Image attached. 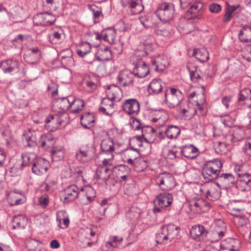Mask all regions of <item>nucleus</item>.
Segmentation results:
<instances>
[{
    "instance_id": "f257e3e1",
    "label": "nucleus",
    "mask_w": 251,
    "mask_h": 251,
    "mask_svg": "<svg viewBox=\"0 0 251 251\" xmlns=\"http://www.w3.org/2000/svg\"><path fill=\"white\" fill-rule=\"evenodd\" d=\"M222 163L219 159L209 161L204 164L202 170V175L206 181L217 179L222 167Z\"/></svg>"
},
{
    "instance_id": "f03ea898",
    "label": "nucleus",
    "mask_w": 251,
    "mask_h": 251,
    "mask_svg": "<svg viewBox=\"0 0 251 251\" xmlns=\"http://www.w3.org/2000/svg\"><path fill=\"white\" fill-rule=\"evenodd\" d=\"M174 13L175 6L173 4L163 2L159 5L155 13L160 21L167 23L173 18Z\"/></svg>"
},
{
    "instance_id": "7ed1b4c3",
    "label": "nucleus",
    "mask_w": 251,
    "mask_h": 251,
    "mask_svg": "<svg viewBox=\"0 0 251 251\" xmlns=\"http://www.w3.org/2000/svg\"><path fill=\"white\" fill-rule=\"evenodd\" d=\"M156 184L163 191H169L174 188L176 181L170 173H164L158 175L155 178Z\"/></svg>"
},
{
    "instance_id": "20e7f679",
    "label": "nucleus",
    "mask_w": 251,
    "mask_h": 251,
    "mask_svg": "<svg viewBox=\"0 0 251 251\" xmlns=\"http://www.w3.org/2000/svg\"><path fill=\"white\" fill-rule=\"evenodd\" d=\"M226 230L225 223L221 220L216 221L211 230L207 232L209 240L212 242L219 241L224 236Z\"/></svg>"
},
{
    "instance_id": "39448f33",
    "label": "nucleus",
    "mask_w": 251,
    "mask_h": 251,
    "mask_svg": "<svg viewBox=\"0 0 251 251\" xmlns=\"http://www.w3.org/2000/svg\"><path fill=\"white\" fill-rule=\"evenodd\" d=\"M172 202V196L169 193L158 195L154 201L153 211L155 214L162 212Z\"/></svg>"
},
{
    "instance_id": "423d86ee",
    "label": "nucleus",
    "mask_w": 251,
    "mask_h": 251,
    "mask_svg": "<svg viewBox=\"0 0 251 251\" xmlns=\"http://www.w3.org/2000/svg\"><path fill=\"white\" fill-rule=\"evenodd\" d=\"M171 93L168 94L165 91V101L170 108H174L180 104L183 99V95L178 89L171 88Z\"/></svg>"
},
{
    "instance_id": "0eeeda50",
    "label": "nucleus",
    "mask_w": 251,
    "mask_h": 251,
    "mask_svg": "<svg viewBox=\"0 0 251 251\" xmlns=\"http://www.w3.org/2000/svg\"><path fill=\"white\" fill-rule=\"evenodd\" d=\"M56 18L51 13L45 12L36 14L33 18L34 25L37 26H49L54 23Z\"/></svg>"
},
{
    "instance_id": "6e6552de",
    "label": "nucleus",
    "mask_w": 251,
    "mask_h": 251,
    "mask_svg": "<svg viewBox=\"0 0 251 251\" xmlns=\"http://www.w3.org/2000/svg\"><path fill=\"white\" fill-rule=\"evenodd\" d=\"M123 110L130 115H136L140 111L139 101L134 99H129L124 100L122 104Z\"/></svg>"
},
{
    "instance_id": "1a4fd4ad",
    "label": "nucleus",
    "mask_w": 251,
    "mask_h": 251,
    "mask_svg": "<svg viewBox=\"0 0 251 251\" xmlns=\"http://www.w3.org/2000/svg\"><path fill=\"white\" fill-rule=\"evenodd\" d=\"M83 195V194L78 191V188L76 185H72L64 189L61 200L64 203L69 202Z\"/></svg>"
},
{
    "instance_id": "9d476101",
    "label": "nucleus",
    "mask_w": 251,
    "mask_h": 251,
    "mask_svg": "<svg viewBox=\"0 0 251 251\" xmlns=\"http://www.w3.org/2000/svg\"><path fill=\"white\" fill-rule=\"evenodd\" d=\"M19 65V63L17 60L9 59L1 61L0 68L4 74H11L18 72Z\"/></svg>"
},
{
    "instance_id": "9b49d317",
    "label": "nucleus",
    "mask_w": 251,
    "mask_h": 251,
    "mask_svg": "<svg viewBox=\"0 0 251 251\" xmlns=\"http://www.w3.org/2000/svg\"><path fill=\"white\" fill-rule=\"evenodd\" d=\"M142 0H121V3L123 7L128 6L133 14H138L144 10Z\"/></svg>"
},
{
    "instance_id": "f8f14e48",
    "label": "nucleus",
    "mask_w": 251,
    "mask_h": 251,
    "mask_svg": "<svg viewBox=\"0 0 251 251\" xmlns=\"http://www.w3.org/2000/svg\"><path fill=\"white\" fill-rule=\"evenodd\" d=\"M118 81L123 87L132 86L134 82L132 72L128 70L121 71L118 76Z\"/></svg>"
},
{
    "instance_id": "ddd939ff",
    "label": "nucleus",
    "mask_w": 251,
    "mask_h": 251,
    "mask_svg": "<svg viewBox=\"0 0 251 251\" xmlns=\"http://www.w3.org/2000/svg\"><path fill=\"white\" fill-rule=\"evenodd\" d=\"M49 166V161L42 158H37L35 162L33 164L32 172L37 175H40L46 173Z\"/></svg>"
},
{
    "instance_id": "4468645a",
    "label": "nucleus",
    "mask_w": 251,
    "mask_h": 251,
    "mask_svg": "<svg viewBox=\"0 0 251 251\" xmlns=\"http://www.w3.org/2000/svg\"><path fill=\"white\" fill-rule=\"evenodd\" d=\"M79 193L83 194V196L79 197L81 202L87 205L93 201L96 197L95 190L92 187L81 188Z\"/></svg>"
},
{
    "instance_id": "2eb2a0df",
    "label": "nucleus",
    "mask_w": 251,
    "mask_h": 251,
    "mask_svg": "<svg viewBox=\"0 0 251 251\" xmlns=\"http://www.w3.org/2000/svg\"><path fill=\"white\" fill-rule=\"evenodd\" d=\"M90 149L91 148L88 144L82 145L75 154V156L77 160L82 163L87 162L90 160Z\"/></svg>"
},
{
    "instance_id": "dca6fc26",
    "label": "nucleus",
    "mask_w": 251,
    "mask_h": 251,
    "mask_svg": "<svg viewBox=\"0 0 251 251\" xmlns=\"http://www.w3.org/2000/svg\"><path fill=\"white\" fill-rule=\"evenodd\" d=\"M132 73L133 75L138 78H143L146 76L149 73V70L145 61H139L136 63Z\"/></svg>"
},
{
    "instance_id": "f3484780",
    "label": "nucleus",
    "mask_w": 251,
    "mask_h": 251,
    "mask_svg": "<svg viewBox=\"0 0 251 251\" xmlns=\"http://www.w3.org/2000/svg\"><path fill=\"white\" fill-rule=\"evenodd\" d=\"M190 235L194 240L200 241L207 235V232L203 226L198 225L192 227Z\"/></svg>"
},
{
    "instance_id": "a211bd4d",
    "label": "nucleus",
    "mask_w": 251,
    "mask_h": 251,
    "mask_svg": "<svg viewBox=\"0 0 251 251\" xmlns=\"http://www.w3.org/2000/svg\"><path fill=\"white\" fill-rule=\"evenodd\" d=\"M217 180L218 183L225 188L230 187L235 182V178L231 173L220 174Z\"/></svg>"
},
{
    "instance_id": "6ab92c4d",
    "label": "nucleus",
    "mask_w": 251,
    "mask_h": 251,
    "mask_svg": "<svg viewBox=\"0 0 251 251\" xmlns=\"http://www.w3.org/2000/svg\"><path fill=\"white\" fill-rule=\"evenodd\" d=\"M106 94L107 98L115 101L120 100L122 96L120 88L115 85L108 86L106 90Z\"/></svg>"
},
{
    "instance_id": "aec40b11",
    "label": "nucleus",
    "mask_w": 251,
    "mask_h": 251,
    "mask_svg": "<svg viewBox=\"0 0 251 251\" xmlns=\"http://www.w3.org/2000/svg\"><path fill=\"white\" fill-rule=\"evenodd\" d=\"M180 152L187 158L194 159L198 155L199 150L192 145H186L180 147Z\"/></svg>"
},
{
    "instance_id": "412c9836",
    "label": "nucleus",
    "mask_w": 251,
    "mask_h": 251,
    "mask_svg": "<svg viewBox=\"0 0 251 251\" xmlns=\"http://www.w3.org/2000/svg\"><path fill=\"white\" fill-rule=\"evenodd\" d=\"M202 191H203L206 198L211 201L218 200L221 196L220 191L214 185H210L209 187L204 188Z\"/></svg>"
},
{
    "instance_id": "4be33fe9",
    "label": "nucleus",
    "mask_w": 251,
    "mask_h": 251,
    "mask_svg": "<svg viewBox=\"0 0 251 251\" xmlns=\"http://www.w3.org/2000/svg\"><path fill=\"white\" fill-rule=\"evenodd\" d=\"M148 91L150 94L156 95L163 91L162 81L160 79H154L148 86Z\"/></svg>"
},
{
    "instance_id": "5701e85b",
    "label": "nucleus",
    "mask_w": 251,
    "mask_h": 251,
    "mask_svg": "<svg viewBox=\"0 0 251 251\" xmlns=\"http://www.w3.org/2000/svg\"><path fill=\"white\" fill-rule=\"evenodd\" d=\"M100 148L102 154L113 153L115 148L112 139L109 138L103 139L101 141Z\"/></svg>"
},
{
    "instance_id": "b1692460",
    "label": "nucleus",
    "mask_w": 251,
    "mask_h": 251,
    "mask_svg": "<svg viewBox=\"0 0 251 251\" xmlns=\"http://www.w3.org/2000/svg\"><path fill=\"white\" fill-rule=\"evenodd\" d=\"M164 233L168 240L171 241L177 237L178 234L179 227L175 225H169L163 226Z\"/></svg>"
},
{
    "instance_id": "393cba45",
    "label": "nucleus",
    "mask_w": 251,
    "mask_h": 251,
    "mask_svg": "<svg viewBox=\"0 0 251 251\" xmlns=\"http://www.w3.org/2000/svg\"><path fill=\"white\" fill-rule=\"evenodd\" d=\"M23 162L21 164V168L31 166L35 162L37 157L35 153L33 152L24 153L22 154Z\"/></svg>"
},
{
    "instance_id": "a878e982",
    "label": "nucleus",
    "mask_w": 251,
    "mask_h": 251,
    "mask_svg": "<svg viewBox=\"0 0 251 251\" xmlns=\"http://www.w3.org/2000/svg\"><path fill=\"white\" fill-rule=\"evenodd\" d=\"M190 207L191 210H195L196 212H199L201 210L204 211L209 208V204L203 199H201L192 201L190 204Z\"/></svg>"
},
{
    "instance_id": "bb28decb",
    "label": "nucleus",
    "mask_w": 251,
    "mask_h": 251,
    "mask_svg": "<svg viewBox=\"0 0 251 251\" xmlns=\"http://www.w3.org/2000/svg\"><path fill=\"white\" fill-rule=\"evenodd\" d=\"M230 140L232 143L241 141L245 137V131L243 128L236 127L233 129L232 133L229 135Z\"/></svg>"
},
{
    "instance_id": "cd10ccee",
    "label": "nucleus",
    "mask_w": 251,
    "mask_h": 251,
    "mask_svg": "<svg viewBox=\"0 0 251 251\" xmlns=\"http://www.w3.org/2000/svg\"><path fill=\"white\" fill-rule=\"evenodd\" d=\"M53 161H58L62 159L65 155V150L62 147H54L50 151Z\"/></svg>"
},
{
    "instance_id": "c85d7f7f",
    "label": "nucleus",
    "mask_w": 251,
    "mask_h": 251,
    "mask_svg": "<svg viewBox=\"0 0 251 251\" xmlns=\"http://www.w3.org/2000/svg\"><path fill=\"white\" fill-rule=\"evenodd\" d=\"M238 37L241 42H251V27L247 26L242 28L239 32Z\"/></svg>"
},
{
    "instance_id": "c756f323",
    "label": "nucleus",
    "mask_w": 251,
    "mask_h": 251,
    "mask_svg": "<svg viewBox=\"0 0 251 251\" xmlns=\"http://www.w3.org/2000/svg\"><path fill=\"white\" fill-rule=\"evenodd\" d=\"M27 219L23 215L15 216L13 220L12 228L13 229H23L25 227Z\"/></svg>"
},
{
    "instance_id": "7c9ffc66",
    "label": "nucleus",
    "mask_w": 251,
    "mask_h": 251,
    "mask_svg": "<svg viewBox=\"0 0 251 251\" xmlns=\"http://www.w3.org/2000/svg\"><path fill=\"white\" fill-rule=\"evenodd\" d=\"M104 32V40L108 42L110 44H114L116 37V31L115 29L112 27H108L105 29Z\"/></svg>"
},
{
    "instance_id": "2f4dec72",
    "label": "nucleus",
    "mask_w": 251,
    "mask_h": 251,
    "mask_svg": "<svg viewBox=\"0 0 251 251\" xmlns=\"http://www.w3.org/2000/svg\"><path fill=\"white\" fill-rule=\"evenodd\" d=\"M114 168L106 167L103 166H100L99 168L96 172V176L97 179H102L103 181L106 182L107 180L109 178L110 174H107L105 176H102V174L103 173L107 174L109 172H112Z\"/></svg>"
},
{
    "instance_id": "473e14b6",
    "label": "nucleus",
    "mask_w": 251,
    "mask_h": 251,
    "mask_svg": "<svg viewBox=\"0 0 251 251\" xmlns=\"http://www.w3.org/2000/svg\"><path fill=\"white\" fill-rule=\"evenodd\" d=\"M62 121L58 115H50L46 119V124H50L49 126L51 127L52 129H56L59 127Z\"/></svg>"
},
{
    "instance_id": "72a5a7b5",
    "label": "nucleus",
    "mask_w": 251,
    "mask_h": 251,
    "mask_svg": "<svg viewBox=\"0 0 251 251\" xmlns=\"http://www.w3.org/2000/svg\"><path fill=\"white\" fill-rule=\"evenodd\" d=\"M180 133L179 127L173 125L168 126L165 131L167 137L171 139L176 138Z\"/></svg>"
},
{
    "instance_id": "f704fd0d",
    "label": "nucleus",
    "mask_w": 251,
    "mask_h": 251,
    "mask_svg": "<svg viewBox=\"0 0 251 251\" xmlns=\"http://www.w3.org/2000/svg\"><path fill=\"white\" fill-rule=\"evenodd\" d=\"M7 201L11 206L19 205L24 202L23 199L19 198L18 194L15 192H11L9 194Z\"/></svg>"
},
{
    "instance_id": "c9c22d12",
    "label": "nucleus",
    "mask_w": 251,
    "mask_h": 251,
    "mask_svg": "<svg viewBox=\"0 0 251 251\" xmlns=\"http://www.w3.org/2000/svg\"><path fill=\"white\" fill-rule=\"evenodd\" d=\"M79 48V49H77V53L79 56L83 57L90 52L91 46L88 42H84L80 44Z\"/></svg>"
},
{
    "instance_id": "e433bc0d",
    "label": "nucleus",
    "mask_w": 251,
    "mask_h": 251,
    "mask_svg": "<svg viewBox=\"0 0 251 251\" xmlns=\"http://www.w3.org/2000/svg\"><path fill=\"white\" fill-rule=\"evenodd\" d=\"M192 55L196 56V58L201 62H204L209 59L208 52L204 50L195 49Z\"/></svg>"
},
{
    "instance_id": "4c0bfd02",
    "label": "nucleus",
    "mask_w": 251,
    "mask_h": 251,
    "mask_svg": "<svg viewBox=\"0 0 251 251\" xmlns=\"http://www.w3.org/2000/svg\"><path fill=\"white\" fill-rule=\"evenodd\" d=\"M54 139L50 133L43 135L41 137V146L44 148L45 146L50 147L54 143Z\"/></svg>"
},
{
    "instance_id": "58836bf2",
    "label": "nucleus",
    "mask_w": 251,
    "mask_h": 251,
    "mask_svg": "<svg viewBox=\"0 0 251 251\" xmlns=\"http://www.w3.org/2000/svg\"><path fill=\"white\" fill-rule=\"evenodd\" d=\"M71 103L72 104V106H74L71 110V112L74 114L79 113L81 111L84 106V101L80 99H73Z\"/></svg>"
},
{
    "instance_id": "ea45409f",
    "label": "nucleus",
    "mask_w": 251,
    "mask_h": 251,
    "mask_svg": "<svg viewBox=\"0 0 251 251\" xmlns=\"http://www.w3.org/2000/svg\"><path fill=\"white\" fill-rule=\"evenodd\" d=\"M25 140L26 142V146L28 147H33L37 145V139L36 136L30 131L24 134Z\"/></svg>"
},
{
    "instance_id": "a19ab883",
    "label": "nucleus",
    "mask_w": 251,
    "mask_h": 251,
    "mask_svg": "<svg viewBox=\"0 0 251 251\" xmlns=\"http://www.w3.org/2000/svg\"><path fill=\"white\" fill-rule=\"evenodd\" d=\"M117 174L120 178L121 181L126 180L127 176L130 172V169L126 165H120L118 166Z\"/></svg>"
},
{
    "instance_id": "79ce46f5",
    "label": "nucleus",
    "mask_w": 251,
    "mask_h": 251,
    "mask_svg": "<svg viewBox=\"0 0 251 251\" xmlns=\"http://www.w3.org/2000/svg\"><path fill=\"white\" fill-rule=\"evenodd\" d=\"M71 97H62L57 100V102L60 109L63 110L69 109L72 107V101L70 100Z\"/></svg>"
},
{
    "instance_id": "37998d69",
    "label": "nucleus",
    "mask_w": 251,
    "mask_h": 251,
    "mask_svg": "<svg viewBox=\"0 0 251 251\" xmlns=\"http://www.w3.org/2000/svg\"><path fill=\"white\" fill-rule=\"evenodd\" d=\"M114 100H112L111 99L107 98H103L101 102L102 106H104L108 109L107 114H112L115 111Z\"/></svg>"
},
{
    "instance_id": "c03bdc74",
    "label": "nucleus",
    "mask_w": 251,
    "mask_h": 251,
    "mask_svg": "<svg viewBox=\"0 0 251 251\" xmlns=\"http://www.w3.org/2000/svg\"><path fill=\"white\" fill-rule=\"evenodd\" d=\"M81 124L82 126L86 128H90L84 122H87L89 124L94 122V118L93 114L87 113L82 115L81 117Z\"/></svg>"
},
{
    "instance_id": "a18cd8bd",
    "label": "nucleus",
    "mask_w": 251,
    "mask_h": 251,
    "mask_svg": "<svg viewBox=\"0 0 251 251\" xmlns=\"http://www.w3.org/2000/svg\"><path fill=\"white\" fill-rule=\"evenodd\" d=\"M107 156L106 157H104L102 161V164L100 166H103L106 167H111L116 168V166H113V159L114 155L113 153H110L108 154H105Z\"/></svg>"
},
{
    "instance_id": "49530a36",
    "label": "nucleus",
    "mask_w": 251,
    "mask_h": 251,
    "mask_svg": "<svg viewBox=\"0 0 251 251\" xmlns=\"http://www.w3.org/2000/svg\"><path fill=\"white\" fill-rule=\"evenodd\" d=\"M181 156L180 147H174L168 151L167 157L169 159H174Z\"/></svg>"
},
{
    "instance_id": "de8ad7c7",
    "label": "nucleus",
    "mask_w": 251,
    "mask_h": 251,
    "mask_svg": "<svg viewBox=\"0 0 251 251\" xmlns=\"http://www.w3.org/2000/svg\"><path fill=\"white\" fill-rule=\"evenodd\" d=\"M56 184V181L50 176H48L42 186L47 191H50L54 188Z\"/></svg>"
},
{
    "instance_id": "09e8293b",
    "label": "nucleus",
    "mask_w": 251,
    "mask_h": 251,
    "mask_svg": "<svg viewBox=\"0 0 251 251\" xmlns=\"http://www.w3.org/2000/svg\"><path fill=\"white\" fill-rule=\"evenodd\" d=\"M40 242L35 239H31L26 243V246L28 251H39V246Z\"/></svg>"
},
{
    "instance_id": "8fccbe9b",
    "label": "nucleus",
    "mask_w": 251,
    "mask_h": 251,
    "mask_svg": "<svg viewBox=\"0 0 251 251\" xmlns=\"http://www.w3.org/2000/svg\"><path fill=\"white\" fill-rule=\"evenodd\" d=\"M203 3L200 1H198L192 5L187 11L188 13L195 14L196 13L201 12L203 8Z\"/></svg>"
},
{
    "instance_id": "3c124183",
    "label": "nucleus",
    "mask_w": 251,
    "mask_h": 251,
    "mask_svg": "<svg viewBox=\"0 0 251 251\" xmlns=\"http://www.w3.org/2000/svg\"><path fill=\"white\" fill-rule=\"evenodd\" d=\"M230 246L227 249H229V251H239L240 249V242L239 240L230 238L228 240Z\"/></svg>"
},
{
    "instance_id": "603ef678",
    "label": "nucleus",
    "mask_w": 251,
    "mask_h": 251,
    "mask_svg": "<svg viewBox=\"0 0 251 251\" xmlns=\"http://www.w3.org/2000/svg\"><path fill=\"white\" fill-rule=\"evenodd\" d=\"M166 236V234L164 233V228L162 227L161 231H159L155 236V241L157 244H165L168 240V238Z\"/></svg>"
},
{
    "instance_id": "864d4df0",
    "label": "nucleus",
    "mask_w": 251,
    "mask_h": 251,
    "mask_svg": "<svg viewBox=\"0 0 251 251\" xmlns=\"http://www.w3.org/2000/svg\"><path fill=\"white\" fill-rule=\"evenodd\" d=\"M248 99H251V90L249 88H245L240 92L238 100L243 101Z\"/></svg>"
},
{
    "instance_id": "5fc2aeb1",
    "label": "nucleus",
    "mask_w": 251,
    "mask_h": 251,
    "mask_svg": "<svg viewBox=\"0 0 251 251\" xmlns=\"http://www.w3.org/2000/svg\"><path fill=\"white\" fill-rule=\"evenodd\" d=\"M61 63L63 65L72 66L74 65V60L72 53L69 56H62L61 58Z\"/></svg>"
},
{
    "instance_id": "6e6d98bb",
    "label": "nucleus",
    "mask_w": 251,
    "mask_h": 251,
    "mask_svg": "<svg viewBox=\"0 0 251 251\" xmlns=\"http://www.w3.org/2000/svg\"><path fill=\"white\" fill-rule=\"evenodd\" d=\"M167 65L159 63L158 60L152 59L151 60V68L156 72H161L164 70Z\"/></svg>"
},
{
    "instance_id": "4d7b16f0",
    "label": "nucleus",
    "mask_w": 251,
    "mask_h": 251,
    "mask_svg": "<svg viewBox=\"0 0 251 251\" xmlns=\"http://www.w3.org/2000/svg\"><path fill=\"white\" fill-rule=\"evenodd\" d=\"M214 149L218 154L223 153L226 148V144L222 142L216 141L213 143Z\"/></svg>"
},
{
    "instance_id": "13d9d810",
    "label": "nucleus",
    "mask_w": 251,
    "mask_h": 251,
    "mask_svg": "<svg viewBox=\"0 0 251 251\" xmlns=\"http://www.w3.org/2000/svg\"><path fill=\"white\" fill-rule=\"evenodd\" d=\"M61 33L54 31L49 36L50 42L53 44H56L60 42L61 40Z\"/></svg>"
},
{
    "instance_id": "bf43d9fd",
    "label": "nucleus",
    "mask_w": 251,
    "mask_h": 251,
    "mask_svg": "<svg viewBox=\"0 0 251 251\" xmlns=\"http://www.w3.org/2000/svg\"><path fill=\"white\" fill-rule=\"evenodd\" d=\"M186 68L187 70L189 71L190 78L192 81L194 82H199L200 81V80L201 79V77L200 75L198 74L197 72H195L194 70H191L190 66L189 65H187L186 66Z\"/></svg>"
},
{
    "instance_id": "052dcab7",
    "label": "nucleus",
    "mask_w": 251,
    "mask_h": 251,
    "mask_svg": "<svg viewBox=\"0 0 251 251\" xmlns=\"http://www.w3.org/2000/svg\"><path fill=\"white\" fill-rule=\"evenodd\" d=\"M112 241L106 243V246L108 248L110 247H117V243H121L123 241V238L115 236L112 237Z\"/></svg>"
},
{
    "instance_id": "680f3d73",
    "label": "nucleus",
    "mask_w": 251,
    "mask_h": 251,
    "mask_svg": "<svg viewBox=\"0 0 251 251\" xmlns=\"http://www.w3.org/2000/svg\"><path fill=\"white\" fill-rule=\"evenodd\" d=\"M205 102V99L203 98L202 100L201 101V103L197 102V108L195 110V114L198 115V116H202L204 114L205 112L203 110V107L202 105V103Z\"/></svg>"
},
{
    "instance_id": "e2e57ef3",
    "label": "nucleus",
    "mask_w": 251,
    "mask_h": 251,
    "mask_svg": "<svg viewBox=\"0 0 251 251\" xmlns=\"http://www.w3.org/2000/svg\"><path fill=\"white\" fill-rule=\"evenodd\" d=\"M39 202L40 204L43 207H47L49 203V196L45 194L40 197Z\"/></svg>"
},
{
    "instance_id": "0e129e2a",
    "label": "nucleus",
    "mask_w": 251,
    "mask_h": 251,
    "mask_svg": "<svg viewBox=\"0 0 251 251\" xmlns=\"http://www.w3.org/2000/svg\"><path fill=\"white\" fill-rule=\"evenodd\" d=\"M209 9L212 13H218L221 11L222 7L220 4L212 3L209 5Z\"/></svg>"
},
{
    "instance_id": "69168bd1",
    "label": "nucleus",
    "mask_w": 251,
    "mask_h": 251,
    "mask_svg": "<svg viewBox=\"0 0 251 251\" xmlns=\"http://www.w3.org/2000/svg\"><path fill=\"white\" fill-rule=\"evenodd\" d=\"M57 221L58 222V226L62 229L67 228L69 224L70 220L67 217L63 219V224H61V220L57 218Z\"/></svg>"
},
{
    "instance_id": "338daca9",
    "label": "nucleus",
    "mask_w": 251,
    "mask_h": 251,
    "mask_svg": "<svg viewBox=\"0 0 251 251\" xmlns=\"http://www.w3.org/2000/svg\"><path fill=\"white\" fill-rule=\"evenodd\" d=\"M139 20L141 24L145 27L149 28L151 26V23H150V20L146 16H142L140 18Z\"/></svg>"
},
{
    "instance_id": "774afa93",
    "label": "nucleus",
    "mask_w": 251,
    "mask_h": 251,
    "mask_svg": "<svg viewBox=\"0 0 251 251\" xmlns=\"http://www.w3.org/2000/svg\"><path fill=\"white\" fill-rule=\"evenodd\" d=\"M244 152L248 155L251 156V143L246 142L243 148Z\"/></svg>"
}]
</instances>
